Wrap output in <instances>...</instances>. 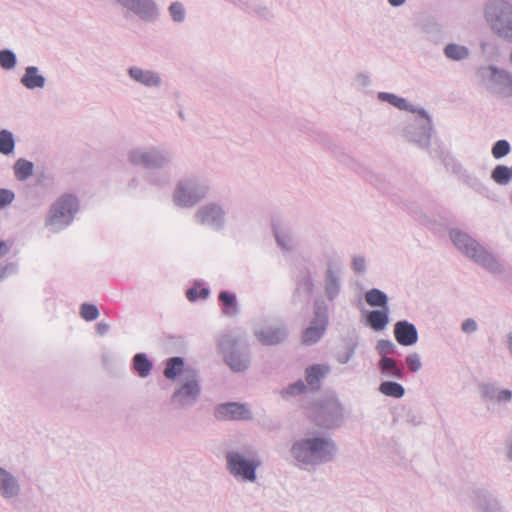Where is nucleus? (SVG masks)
Listing matches in <instances>:
<instances>
[{
    "mask_svg": "<svg viewBox=\"0 0 512 512\" xmlns=\"http://www.w3.org/2000/svg\"><path fill=\"white\" fill-rule=\"evenodd\" d=\"M368 324L371 325V327L375 330V331H381L383 329H385L386 325L389 323V322H367Z\"/></svg>",
    "mask_w": 512,
    "mask_h": 512,
    "instance_id": "42",
    "label": "nucleus"
},
{
    "mask_svg": "<svg viewBox=\"0 0 512 512\" xmlns=\"http://www.w3.org/2000/svg\"><path fill=\"white\" fill-rule=\"evenodd\" d=\"M312 418L324 429H335L343 423L344 409L337 399H327L315 405Z\"/></svg>",
    "mask_w": 512,
    "mask_h": 512,
    "instance_id": "6",
    "label": "nucleus"
},
{
    "mask_svg": "<svg viewBox=\"0 0 512 512\" xmlns=\"http://www.w3.org/2000/svg\"><path fill=\"white\" fill-rule=\"evenodd\" d=\"M378 391L388 397L392 398H402L405 394V388L397 382L393 381H383L379 387Z\"/></svg>",
    "mask_w": 512,
    "mask_h": 512,
    "instance_id": "22",
    "label": "nucleus"
},
{
    "mask_svg": "<svg viewBox=\"0 0 512 512\" xmlns=\"http://www.w3.org/2000/svg\"><path fill=\"white\" fill-rule=\"evenodd\" d=\"M14 139L11 132L7 130L0 131V153L10 154L14 150Z\"/></svg>",
    "mask_w": 512,
    "mask_h": 512,
    "instance_id": "28",
    "label": "nucleus"
},
{
    "mask_svg": "<svg viewBox=\"0 0 512 512\" xmlns=\"http://www.w3.org/2000/svg\"><path fill=\"white\" fill-rule=\"evenodd\" d=\"M198 216L202 223H212L221 218L222 210L216 205H211V206H207V207L203 208L198 213Z\"/></svg>",
    "mask_w": 512,
    "mask_h": 512,
    "instance_id": "24",
    "label": "nucleus"
},
{
    "mask_svg": "<svg viewBox=\"0 0 512 512\" xmlns=\"http://www.w3.org/2000/svg\"><path fill=\"white\" fill-rule=\"evenodd\" d=\"M219 300L223 306V311L226 315L232 316L237 312L235 297L229 292H221Z\"/></svg>",
    "mask_w": 512,
    "mask_h": 512,
    "instance_id": "26",
    "label": "nucleus"
},
{
    "mask_svg": "<svg viewBox=\"0 0 512 512\" xmlns=\"http://www.w3.org/2000/svg\"><path fill=\"white\" fill-rule=\"evenodd\" d=\"M289 453L294 465L301 470L314 471L337 458L339 447L327 432L308 429L291 443Z\"/></svg>",
    "mask_w": 512,
    "mask_h": 512,
    "instance_id": "1",
    "label": "nucleus"
},
{
    "mask_svg": "<svg viewBox=\"0 0 512 512\" xmlns=\"http://www.w3.org/2000/svg\"><path fill=\"white\" fill-rule=\"evenodd\" d=\"M169 11H170L171 16L174 21L181 22L184 20L185 11H184V7L181 3H179V2L172 3L169 8Z\"/></svg>",
    "mask_w": 512,
    "mask_h": 512,
    "instance_id": "35",
    "label": "nucleus"
},
{
    "mask_svg": "<svg viewBox=\"0 0 512 512\" xmlns=\"http://www.w3.org/2000/svg\"><path fill=\"white\" fill-rule=\"evenodd\" d=\"M307 390V386L302 380H298L290 385H288L283 391L282 396H296L303 394Z\"/></svg>",
    "mask_w": 512,
    "mask_h": 512,
    "instance_id": "31",
    "label": "nucleus"
},
{
    "mask_svg": "<svg viewBox=\"0 0 512 512\" xmlns=\"http://www.w3.org/2000/svg\"><path fill=\"white\" fill-rule=\"evenodd\" d=\"M133 369L137 373V375L141 378H147L151 374L152 370V362L148 359L147 355L144 353H137L134 355L133 360Z\"/></svg>",
    "mask_w": 512,
    "mask_h": 512,
    "instance_id": "20",
    "label": "nucleus"
},
{
    "mask_svg": "<svg viewBox=\"0 0 512 512\" xmlns=\"http://www.w3.org/2000/svg\"><path fill=\"white\" fill-rule=\"evenodd\" d=\"M11 268V266L7 265L5 267H0V278H3L6 272Z\"/></svg>",
    "mask_w": 512,
    "mask_h": 512,
    "instance_id": "47",
    "label": "nucleus"
},
{
    "mask_svg": "<svg viewBox=\"0 0 512 512\" xmlns=\"http://www.w3.org/2000/svg\"><path fill=\"white\" fill-rule=\"evenodd\" d=\"M381 373L387 378L402 379L404 376L403 369L398 367L397 362L387 356H382L379 361Z\"/></svg>",
    "mask_w": 512,
    "mask_h": 512,
    "instance_id": "18",
    "label": "nucleus"
},
{
    "mask_svg": "<svg viewBox=\"0 0 512 512\" xmlns=\"http://www.w3.org/2000/svg\"><path fill=\"white\" fill-rule=\"evenodd\" d=\"M327 330L326 322H311L302 333V343L307 346L316 344Z\"/></svg>",
    "mask_w": 512,
    "mask_h": 512,
    "instance_id": "16",
    "label": "nucleus"
},
{
    "mask_svg": "<svg viewBox=\"0 0 512 512\" xmlns=\"http://www.w3.org/2000/svg\"><path fill=\"white\" fill-rule=\"evenodd\" d=\"M365 299L369 305L381 307L380 310L372 311L367 320H388L387 297L382 291L372 289L366 293Z\"/></svg>",
    "mask_w": 512,
    "mask_h": 512,
    "instance_id": "12",
    "label": "nucleus"
},
{
    "mask_svg": "<svg viewBox=\"0 0 512 512\" xmlns=\"http://www.w3.org/2000/svg\"><path fill=\"white\" fill-rule=\"evenodd\" d=\"M219 351L225 364L235 373L246 372L251 365L249 343L243 333L227 332L218 338Z\"/></svg>",
    "mask_w": 512,
    "mask_h": 512,
    "instance_id": "4",
    "label": "nucleus"
},
{
    "mask_svg": "<svg viewBox=\"0 0 512 512\" xmlns=\"http://www.w3.org/2000/svg\"><path fill=\"white\" fill-rule=\"evenodd\" d=\"M512 178V169L499 165L492 172V179L498 184H506Z\"/></svg>",
    "mask_w": 512,
    "mask_h": 512,
    "instance_id": "29",
    "label": "nucleus"
},
{
    "mask_svg": "<svg viewBox=\"0 0 512 512\" xmlns=\"http://www.w3.org/2000/svg\"><path fill=\"white\" fill-rule=\"evenodd\" d=\"M506 456L509 461H512V439L507 442L506 445Z\"/></svg>",
    "mask_w": 512,
    "mask_h": 512,
    "instance_id": "44",
    "label": "nucleus"
},
{
    "mask_svg": "<svg viewBox=\"0 0 512 512\" xmlns=\"http://www.w3.org/2000/svg\"><path fill=\"white\" fill-rule=\"evenodd\" d=\"M330 372V367L327 364H314L306 368L305 380L307 387L316 391L321 387L322 379Z\"/></svg>",
    "mask_w": 512,
    "mask_h": 512,
    "instance_id": "13",
    "label": "nucleus"
},
{
    "mask_svg": "<svg viewBox=\"0 0 512 512\" xmlns=\"http://www.w3.org/2000/svg\"><path fill=\"white\" fill-rule=\"evenodd\" d=\"M22 84L28 89L41 88L44 86L45 79L38 74V69L34 66L26 68L25 74L21 80Z\"/></svg>",
    "mask_w": 512,
    "mask_h": 512,
    "instance_id": "21",
    "label": "nucleus"
},
{
    "mask_svg": "<svg viewBox=\"0 0 512 512\" xmlns=\"http://www.w3.org/2000/svg\"><path fill=\"white\" fill-rule=\"evenodd\" d=\"M510 152V145L506 140L497 141L492 148V155L496 159L506 156Z\"/></svg>",
    "mask_w": 512,
    "mask_h": 512,
    "instance_id": "32",
    "label": "nucleus"
},
{
    "mask_svg": "<svg viewBox=\"0 0 512 512\" xmlns=\"http://www.w3.org/2000/svg\"><path fill=\"white\" fill-rule=\"evenodd\" d=\"M380 97L387 100L389 103L398 107L399 109H407L408 107L407 101L404 98L397 97L393 94L384 93L381 94Z\"/></svg>",
    "mask_w": 512,
    "mask_h": 512,
    "instance_id": "34",
    "label": "nucleus"
},
{
    "mask_svg": "<svg viewBox=\"0 0 512 512\" xmlns=\"http://www.w3.org/2000/svg\"><path fill=\"white\" fill-rule=\"evenodd\" d=\"M377 351L379 354L386 356L394 351V344L390 340H379L377 343Z\"/></svg>",
    "mask_w": 512,
    "mask_h": 512,
    "instance_id": "37",
    "label": "nucleus"
},
{
    "mask_svg": "<svg viewBox=\"0 0 512 512\" xmlns=\"http://www.w3.org/2000/svg\"><path fill=\"white\" fill-rule=\"evenodd\" d=\"M406 365L412 372H418L421 367V359L417 353H411L406 357Z\"/></svg>",
    "mask_w": 512,
    "mask_h": 512,
    "instance_id": "36",
    "label": "nucleus"
},
{
    "mask_svg": "<svg viewBox=\"0 0 512 512\" xmlns=\"http://www.w3.org/2000/svg\"><path fill=\"white\" fill-rule=\"evenodd\" d=\"M164 376L169 380H175L171 403L177 409L188 410L197 404L202 389L200 374L196 368L186 366L184 359L176 356L168 359Z\"/></svg>",
    "mask_w": 512,
    "mask_h": 512,
    "instance_id": "2",
    "label": "nucleus"
},
{
    "mask_svg": "<svg viewBox=\"0 0 512 512\" xmlns=\"http://www.w3.org/2000/svg\"><path fill=\"white\" fill-rule=\"evenodd\" d=\"M21 484L17 476L0 467V496L4 500H14L21 495Z\"/></svg>",
    "mask_w": 512,
    "mask_h": 512,
    "instance_id": "11",
    "label": "nucleus"
},
{
    "mask_svg": "<svg viewBox=\"0 0 512 512\" xmlns=\"http://www.w3.org/2000/svg\"><path fill=\"white\" fill-rule=\"evenodd\" d=\"M16 64L15 55L9 50L0 51V65L4 69H12Z\"/></svg>",
    "mask_w": 512,
    "mask_h": 512,
    "instance_id": "33",
    "label": "nucleus"
},
{
    "mask_svg": "<svg viewBox=\"0 0 512 512\" xmlns=\"http://www.w3.org/2000/svg\"><path fill=\"white\" fill-rule=\"evenodd\" d=\"M123 6L138 14H146L153 8L151 0H118Z\"/></svg>",
    "mask_w": 512,
    "mask_h": 512,
    "instance_id": "23",
    "label": "nucleus"
},
{
    "mask_svg": "<svg viewBox=\"0 0 512 512\" xmlns=\"http://www.w3.org/2000/svg\"><path fill=\"white\" fill-rule=\"evenodd\" d=\"M363 263H364V261H363L362 259H361V260H355V261H354L355 269H356L357 271L362 270V269H363Z\"/></svg>",
    "mask_w": 512,
    "mask_h": 512,
    "instance_id": "46",
    "label": "nucleus"
},
{
    "mask_svg": "<svg viewBox=\"0 0 512 512\" xmlns=\"http://www.w3.org/2000/svg\"><path fill=\"white\" fill-rule=\"evenodd\" d=\"M461 329L466 334L474 333L477 330V322H463Z\"/></svg>",
    "mask_w": 512,
    "mask_h": 512,
    "instance_id": "41",
    "label": "nucleus"
},
{
    "mask_svg": "<svg viewBox=\"0 0 512 512\" xmlns=\"http://www.w3.org/2000/svg\"><path fill=\"white\" fill-rule=\"evenodd\" d=\"M354 353L355 349L350 347L345 352H339L336 356V359L340 364H346L354 356Z\"/></svg>",
    "mask_w": 512,
    "mask_h": 512,
    "instance_id": "40",
    "label": "nucleus"
},
{
    "mask_svg": "<svg viewBox=\"0 0 512 512\" xmlns=\"http://www.w3.org/2000/svg\"><path fill=\"white\" fill-rule=\"evenodd\" d=\"M129 74L134 80L146 86H157L160 84L159 76L156 73L149 70H143L138 67H133L130 68Z\"/></svg>",
    "mask_w": 512,
    "mask_h": 512,
    "instance_id": "19",
    "label": "nucleus"
},
{
    "mask_svg": "<svg viewBox=\"0 0 512 512\" xmlns=\"http://www.w3.org/2000/svg\"><path fill=\"white\" fill-rule=\"evenodd\" d=\"M214 415L218 420H250L253 417L248 406L238 402L219 404Z\"/></svg>",
    "mask_w": 512,
    "mask_h": 512,
    "instance_id": "10",
    "label": "nucleus"
},
{
    "mask_svg": "<svg viewBox=\"0 0 512 512\" xmlns=\"http://www.w3.org/2000/svg\"><path fill=\"white\" fill-rule=\"evenodd\" d=\"M14 172L17 179L25 180L32 175L33 163L20 159L15 163Z\"/></svg>",
    "mask_w": 512,
    "mask_h": 512,
    "instance_id": "25",
    "label": "nucleus"
},
{
    "mask_svg": "<svg viewBox=\"0 0 512 512\" xmlns=\"http://www.w3.org/2000/svg\"><path fill=\"white\" fill-rule=\"evenodd\" d=\"M108 329L107 325H98L97 331L98 334H103Z\"/></svg>",
    "mask_w": 512,
    "mask_h": 512,
    "instance_id": "49",
    "label": "nucleus"
},
{
    "mask_svg": "<svg viewBox=\"0 0 512 512\" xmlns=\"http://www.w3.org/2000/svg\"><path fill=\"white\" fill-rule=\"evenodd\" d=\"M507 346H508L509 352L512 355V332L508 333V335H507Z\"/></svg>",
    "mask_w": 512,
    "mask_h": 512,
    "instance_id": "45",
    "label": "nucleus"
},
{
    "mask_svg": "<svg viewBox=\"0 0 512 512\" xmlns=\"http://www.w3.org/2000/svg\"><path fill=\"white\" fill-rule=\"evenodd\" d=\"M14 193L8 189H0V208L9 205L14 200Z\"/></svg>",
    "mask_w": 512,
    "mask_h": 512,
    "instance_id": "38",
    "label": "nucleus"
},
{
    "mask_svg": "<svg viewBox=\"0 0 512 512\" xmlns=\"http://www.w3.org/2000/svg\"><path fill=\"white\" fill-rule=\"evenodd\" d=\"M78 211L77 199L72 195H64L51 207L46 225L57 230L68 225Z\"/></svg>",
    "mask_w": 512,
    "mask_h": 512,
    "instance_id": "7",
    "label": "nucleus"
},
{
    "mask_svg": "<svg viewBox=\"0 0 512 512\" xmlns=\"http://www.w3.org/2000/svg\"><path fill=\"white\" fill-rule=\"evenodd\" d=\"M226 470L238 482L256 483L257 471L262 466L259 451L252 446H243L225 454Z\"/></svg>",
    "mask_w": 512,
    "mask_h": 512,
    "instance_id": "3",
    "label": "nucleus"
},
{
    "mask_svg": "<svg viewBox=\"0 0 512 512\" xmlns=\"http://www.w3.org/2000/svg\"><path fill=\"white\" fill-rule=\"evenodd\" d=\"M450 238L455 246L475 261L483 262L486 260V251L467 234L458 230H453L450 233Z\"/></svg>",
    "mask_w": 512,
    "mask_h": 512,
    "instance_id": "9",
    "label": "nucleus"
},
{
    "mask_svg": "<svg viewBox=\"0 0 512 512\" xmlns=\"http://www.w3.org/2000/svg\"><path fill=\"white\" fill-rule=\"evenodd\" d=\"M208 295H209L208 288H206L200 284H196L192 288H190L186 291V297L192 302L197 301L199 299H205V298H207Z\"/></svg>",
    "mask_w": 512,
    "mask_h": 512,
    "instance_id": "30",
    "label": "nucleus"
},
{
    "mask_svg": "<svg viewBox=\"0 0 512 512\" xmlns=\"http://www.w3.org/2000/svg\"><path fill=\"white\" fill-rule=\"evenodd\" d=\"M81 316L85 320H93L96 317V307L84 304L81 309Z\"/></svg>",
    "mask_w": 512,
    "mask_h": 512,
    "instance_id": "39",
    "label": "nucleus"
},
{
    "mask_svg": "<svg viewBox=\"0 0 512 512\" xmlns=\"http://www.w3.org/2000/svg\"><path fill=\"white\" fill-rule=\"evenodd\" d=\"M468 49L457 44H449L445 48V55L452 60H462L468 56Z\"/></svg>",
    "mask_w": 512,
    "mask_h": 512,
    "instance_id": "27",
    "label": "nucleus"
},
{
    "mask_svg": "<svg viewBox=\"0 0 512 512\" xmlns=\"http://www.w3.org/2000/svg\"><path fill=\"white\" fill-rule=\"evenodd\" d=\"M394 334L398 343L404 346L413 345L418 339L417 329L410 322H396Z\"/></svg>",
    "mask_w": 512,
    "mask_h": 512,
    "instance_id": "14",
    "label": "nucleus"
},
{
    "mask_svg": "<svg viewBox=\"0 0 512 512\" xmlns=\"http://www.w3.org/2000/svg\"><path fill=\"white\" fill-rule=\"evenodd\" d=\"M482 395L489 401L504 405L512 400V391L509 389H499L492 384L482 386Z\"/></svg>",
    "mask_w": 512,
    "mask_h": 512,
    "instance_id": "15",
    "label": "nucleus"
},
{
    "mask_svg": "<svg viewBox=\"0 0 512 512\" xmlns=\"http://www.w3.org/2000/svg\"><path fill=\"white\" fill-rule=\"evenodd\" d=\"M388 2L392 6H399V5H402L405 2V0H388Z\"/></svg>",
    "mask_w": 512,
    "mask_h": 512,
    "instance_id": "48",
    "label": "nucleus"
},
{
    "mask_svg": "<svg viewBox=\"0 0 512 512\" xmlns=\"http://www.w3.org/2000/svg\"><path fill=\"white\" fill-rule=\"evenodd\" d=\"M201 197L203 194H198L187 185L180 184L175 192L174 201L179 206L188 207L197 203Z\"/></svg>",
    "mask_w": 512,
    "mask_h": 512,
    "instance_id": "17",
    "label": "nucleus"
},
{
    "mask_svg": "<svg viewBox=\"0 0 512 512\" xmlns=\"http://www.w3.org/2000/svg\"><path fill=\"white\" fill-rule=\"evenodd\" d=\"M254 335L262 345L273 346L286 339L287 329L279 322H263L254 329Z\"/></svg>",
    "mask_w": 512,
    "mask_h": 512,
    "instance_id": "8",
    "label": "nucleus"
},
{
    "mask_svg": "<svg viewBox=\"0 0 512 512\" xmlns=\"http://www.w3.org/2000/svg\"><path fill=\"white\" fill-rule=\"evenodd\" d=\"M8 251H9L8 244L4 241L0 242V261L8 253Z\"/></svg>",
    "mask_w": 512,
    "mask_h": 512,
    "instance_id": "43",
    "label": "nucleus"
},
{
    "mask_svg": "<svg viewBox=\"0 0 512 512\" xmlns=\"http://www.w3.org/2000/svg\"><path fill=\"white\" fill-rule=\"evenodd\" d=\"M485 16L492 29L504 38L512 39V5L503 0L491 1Z\"/></svg>",
    "mask_w": 512,
    "mask_h": 512,
    "instance_id": "5",
    "label": "nucleus"
}]
</instances>
